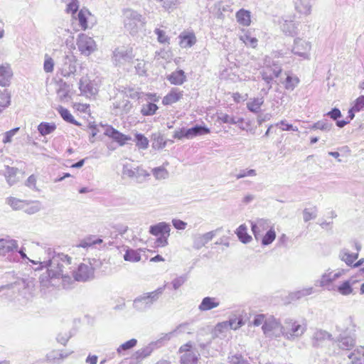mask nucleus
<instances>
[{"mask_svg":"<svg viewBox=\"0 0 364 364\" xmlns=\"http://www.w3.org/2000/svg\"><path fill=\"white\" fill-rule=\"evenodd\" d=\"M45 253L48 259L39 262V266L35 270H40L47 268V274L50 279L61 278L64 283L69 284L71 282L70 273L72 268L75 265L73 262V258L63 253H56L50 247L46 249ZM65 287V284H64Z\"/></svg>","mask_w":364,"mask_h":364,"instance_id":"obj_1","label":"nucleus"},{"mask_svg":"<svg viewBox=\"0 0 364 364\" xmlns=\"http://www.w3.org/2000/svg\"><path fill=\"white\" fill-rule=\"evenodd\" d=\"M123 23L125 29L134 36L145 26L146 21L138 11L126 9L123 11Z\"/></svg>","mask_w":364,"mask_h":364,"instance_id":"obj_2","label":"nucleus"},{"mask_svg":"<svg viewBox=\"0 0 364 364\" xmlns=\"http://www.w3.org/2000/svg\"><path fill=\"white\" fill-rule=\"evenodd\" d=\"M166 284L162 287H159L156 290L150 292L144 293L137 296L133 301V308L139 312H144L151 309L154 303H156L159 297L163 294Z\"/></svg>","mask_w":364,"mask_h":364,"instance_id":"obj_3","label":"nucleus"},{"mask_svg":"<svg viewBox=\"0 0 364 364\" xmlns=\"http://www.w3.org/2000/svg\"><path fill=\"white\" fill-rule=\"evenodd\" d=\"M282 72L281 66L276 63H271L270 59H266L264 65L260 72L262 80L267 83L268 87L267 90L262 89V92L267 95L269 90L272 88V82L274 80L279 77Z\"/></svg>","mask_w":364,"mask_h":364,"instance_id":"obj_4","label":"nucleus"},{"mask_svg":"<svg viewBox=\"0 0 364 364\" xmlns=\"http://www.w3.org/2000/svg\"><path fill=\"white\" fill-rule=\"evenodd\" d=\"M282 336L289 341H294L300 338L306 331V323H299L293 319L287 318L283 325Z\"/></svg>","mask_w":364,"mask_h":364,"instance_id":"obj_5","label":"nucleus"},{"mask_svg":"<svg viewBox=\"0 0 364 364\" xmlns=\"http://www.w3.org/2000/svg\"><path fill=\"white\" fill-rule=\"evenodd\" d=\"M344 273L345 271L343 269L333 271L331 269H328L321 274L319 279L315 281V286L330 291H335V287L337 285L335 284V282Z\"/></svg>","mask_w":364,"mask_h":364,"instance_id":"obj_6","label":"nucleus"},{"mask_svg":"<svg viewBox=\"0 0 364 364\" xmlns=\"http://www.w3.org/2000/svg\"><path fill=\"white\" fill-rule=\"evenodd\" d=\"M178 353L181 354V364H197L200 355L191 341L182 345Z\"/></svg>","mask_w":364,"mask_h":364,"instance_id":"obj_7","label":"nucleus"},{"mask_svg":"<svg viewBox=\"0 0 364 364\" xmlns=\"http://www.w3.org/2000/svg\"><path fill=\"white\" fill-rule=\"evenodd\" d=\"M77 65V58L73 53H69L65 55L60 61L58 62V71L62 76L69 77L75 74Z\"/></svg>","mask_w":364,"mask_h":364,"instance_id":"obj_8","label":"nucleus"},{"mask_svg":"<svg viewBox=\"0 0 364 364\" xmlns=\"http://www.w3.org/2000/svg\"><path fill=\"white\" fill-rule=\"evenodd\" d=\"M262 328L267 337L279 338L282 336L283 325L273 316L266 318Z\"/></svg>","mask_w":364,"mask_h":364,"instance_id":"obj_9","label":"nucleus"},{"mask_svg":"<svg viewBox=\"0 0 364 364\" xmlns=\"http://www.w3.org/2000/svg\"><path fill=\"white\" fill-rule=\"evenodd\" d=\"M70 277L75 281L87 282L94 278V268L91 264L82 263L79 264L77 269L75 267L72 268Z\"/></svg>","mask_w":364,"mask_h":364,"instance_id":"obj_10","label":"nucleus"},{"mask_svg":"<svg viewBox=\"0 0 364 364\" xmlns=\"http://www.w3.org/2000/svg\"><path fill=\"white\" fill-rule=\"evenodd\" d=\"M77 46L80 53L85 56H89L97 49L96 43L92 38L84 33L78 35Z\"/></svg>","mask_w":364,"mask_h":364,"instance_id":"obj_11","label":"nucleus"},{"mask_svg":"<svg viewBox=\"0 0 364 364\" xmlns=\"http://www.w3.org/2000/svg\"><path fill=\"white\" fill-rule=\"evenodd\" d=\"M134 57L132 48L121 47L115 48L113 51L112 59L116 65H119L126 62H129Z\"/></svg>","mask_w":364,"mask_h":364,"instance_id":"obj_12","label":"nucleus"},{"mask_svg":"<svg viewBox=\"0 0 364 364\" xmlns=\"http://www.w3.org/2000/svg\"><path fill=\"white\" fill-rule=\"evenodd\" d=\"M311 43L305 40L296 38L294 40L292 53L303 59H309Z\"/></svg>","mask_w":364,"mask_h":364,"instance_id":"obj_13","label":"nucleus"},{"mask_svg":"<svg viewBox=\"0 0 364 364\" xmlns=\"http://www.w3.org/2000/svg\"><path fill=\"white\" fill-rule=\"evenodd\" d=\"M271 227V222L267 219L259 218L251 222V229L256 240H259L263 232L268 230Z\"/></svg>","mask_w":364,"mask_h":364,"instance_id":"obj_14","label":"nucleus"},{"mask_svg":"<svg viewBox=\"0 0 364 364\" xmlns=\"http://www.w3.org/2000/svg\"><path fill=\"white\" fill-rule=\"evenodd\" d=\"M221 228H218L215 230L208 232L204 234H198L193 237V247L196 250H200L204 247L208 242L218 234Z\"/></svg>","mask_w":364,"mask_h":364,"instance_id":"obj_15","label":"nucleus"},{"mask_svg":"<svg viewBox=\"0 0 364 364\" xmlns=\"http://www.w3.org/2000/svg\"><path fill=\"white\" fill-rule=\"evenodd\" d=\"M79 89L81 95L87 97L95 96L97 93V88L87 77H82L79 82Z\"/></svg>","mask_w":364,"mask_h":364,"instance_id":"obj_16","label":"nucleus"},{"mask_svg":"<svg viewBox=\"0 0 364 364\" xmlns=\"http://www.w3.org/2000/svg\"><path fill=\"white\" fill-rule=\"evenodd\" d=\"M105 134L117 141L120 146L124 145L127 141L132 139L129 136L119 132L111 126L107 127L105 131Z\"/></svg>","mask_w":364,"mask_h":364,"instance_id":"obj_17","label":"nucleus"},{"mask_svg":"<svg viewBox=\"0 0 364 364\" xmlns=\"http://www.w3.org/2000/svg\"><path fill=\"white\" fill-rule=\"evenodd\" d=\"M157 349V343H149L146 346L137 350L133 355V358L138 362H141L144 359L151 355L154 350Z\"/></svg>","mask_w":364,"mask_h":364,"instance_id":"obj_18","label":"nucleus"},{"mask_svg":"<svg viewBox=\"0 0 364 364\" xmlns=\"http://www.w3.org/2000/svg\"><path fill=\"white\" fill-rule=\"evenodd\" d=\"M280 26L285 35L294 36L298 33L299 23L291 18H283Z\"/></svg>","mask_w":364,"mask_h":364,"instance_id":"obj_19","label":"nucleus"},{"mask_svg":"<svg viewBox=\"0 0 364 364\" xmlns=\"http://www.w3.org/2000/svg\"><path fill=\"white\" fill-rule=\"evenodd\" d=\"M13 72L9 64L0 65V86L6 87L10 84Z\"/></svg>","mask_w":364,"mask_h":364,"instance_id":"obj_20","label":"nucleus"},{"mask_svg":"<svg viewBox=\"0 0 364 364\" xmlns=\"http://www.w3.org/2000/svg\"><path fill=\"white\" fill-rule=\"evenodd\" d=\"M55 41L57 42V44L60 45L64 42L66 43H68V37H70L73 39V33L70 31L69 28H64L63 26H58L55 31Z\"/></svg>","mask_w":364,"mask_h":364,"instance_id":"obj_21","label":"nucleus"},{"mask_svg":"<svg viewBox=\"0 0 364 364\" xmlns=\"http://www.w3.org/2000/svg\"><path fill=\"white\" fill-rule=\"evenodd\" d=\"M183 97V91H180L178 88H172L171 90L162 100L164 105H172L179 101Z\"/></svg>","mask_w":364,"mask_h":364,"instance_id":"obj_22","label":"nucleus"},{"mask_svg":"<svg viewBox=\"0 0 364 364\" xmlns=\"http://www.w3.org/2000/svg\"><path fill=\"white\" fill-rule=\"evenodd\" d=\"M220 305V301L215 297L206 296L203 299L201 303L198 306V309L200 311H207L215 308H217Z\"/></svg>","mask_w":364,"mask_h":364,"instance_id":"obj_23","label":"nucleus"},{"mask_svg":"<svg viewBox=\"0 0 364 364\" xmlns=\"http://www.w3.org/2000/svg\"><path fill=\"white\" fill-rule=\"evenodd\" d=\"M0 254L5 255L6 253L17 251L18 245L16 240H6L3 238V241L0 242Z\"/></svg>","mask_w":364,"mask_h":364,"instance_id":"obj_24","label":"nucleus"},{"mask_svg":"<svg viewBox=\"0 0 364 364\" xmlns=\"http://www.w3.org/2000/svg\"><path fill=\"white\" fill-rule=\"evenodd\" d=\"M170 225L164 222H161L157 223L156 225H151L149 228L150 234L159 236L164 234L170 235Z\"/></svg>","mask_w":364,"mask_h":364,"instance_id":"obj_25","label":"nucleus"},{"mask_svg":"<svg viewBox=\"0 0 364 364\" xmlns=\"http://www.w3.org/2000/svg\"><path fill=\"white\" fill-rule=\"evenodd\" d=\"M210 132V130L207 127L197 124L191 128L188 129L186 134L188 136V139H193L198 136L208 134Z\"/></svg>","mask_w":364,"mask_h":364,"instance_id":"obj_26","label":"nucleus"},{"mask_svg":"<svg viewBox=\"0 0 364 364\" xmlns=\"http://www.w3.org/2000/svg\"><path fill=\"white\" fill-rule=\"evenodd\" d=\"M167 80L172 85H181L186 80V76L183 70H178L168 75Z\"/></svg>","mask_w":364,"mask_h":364,"instance_id":"obj_27","label":"nucleus"},{"mask_svg":"<svg viewBox=\"0 0 364 364\" xmlns=\"http://www.w3.org/2000/svg\"><path fill=\"white\" fill-rule=\"evenodd\" d=\"M239 38L247 46L255 48L257 46V39L252 36L249 31L242 30Z\"/></svg>","mask_w":364,"mask_h":364,"instance_id":"obj_28","label":"nucleus"},{"mask_svg":"<svg viewBox=\"0 0 364 364\" xmlns=\"http://www.w3.org/2000/svg\"><path fill=\"white\" fill-rule=\"evenodd\" d=\"M6 203L9 205L14 210H18L24 209L26 205H28V201L11 196L6 199Z\"/></svg>","mask_w":364,"mask_h":364,"instance_id":"obj_29","label":"nucleus"},{"mask_svg":"<svg viewBox=\"0 0 364 364\" xmlns=\"http://www.w3.org/2000/svg\"><path fill=\"white\" fill-rule=\"evenodd\" d=\"M348 358L350 360V364H364V347L354 350Z\"/></svg>","mask_w":364,"mask_h":364,"instance_id":"obj_30","label":"nucleus"},{"mask_svg":"<svg viewBox=\"0 0 364 364\" xmlns=\"http://www.w3.org/2000/svg\"><path fill=\"white\" fill-rule=\"evenodd\" d=\"M102 242V240L97 237L95 235H90L84 239H82L76 247H82L85 249H87L93 247L95 245L101 244Z\"/></svg>","mask_w":364,"mask_h":364,"instance_id":"obj_31","label":"nucleus"},{"mask_svg":"<svg viewBox=\"0 0 364 364\" xmlns=\"http://www.w3.org/2000/svg\"><path fill=\"white\" fill-rule=\"evenodd\" d=\"M263 103L264 98L262 97L250 98L247 102V107L251 112L258 113L261 110Z\"/></svg>","mask_w":364,"mask_h":364,"instance_id":"obj_32","label":"nucleus"},{"mask_svg":"<svg viewBox=\"0 0 364 364\" xmlns=\"http://www.w3.org/2000/svg\"><path fill=\"white\" fill-rule=\"evenodd\" d=\"M296 11L304 15H309L311 11V0H297L295 2Z\"/></svg>","mask_w":364,"mask_h":364,"instance_id":"obj_33","label":"nucleus"},{"mask_svg":"<svg viewBox=\"0 0 364 364\" xmlns=\"http://www.w3.org/2000/svg\"><path fill=\"white\" fill-rule=\"evenodd\" d=\"M236 18L237 22L244 26H248L251 23V15L250 12L245 9H240L236 13Z\"/></svg>","mask_w":364,"mask_h":364,"instance_id":"obj_34","label":"nucleus"},{"mask_svg":"<svg viewBox=\"0 0 364 364\" xmlns=\"http://www.w3.org/2000/svg\"><path fill=\"white\" fill-rule=\"evenodd\" d=\"M218 120L222 123L238 125L242 124L244 122V119L242 117L231 116L223 113L218 116Z\"/></svg>","mask_w":364,"mask_h":364,"instance_id":"obj_35","label":"nucleus"},{"mask_svg":"<svg viewBox=\"0 0 364 364\" xmlns=\"http://www.w3.org/2000/svg\"><path fill=\"white\" fill-rule=\"evenodd\" d=\"M331 335L323 330H317L313 335L314 344L319 346L321 343L326 340H331Z\"/></svg>","mask_w":364,"mask_h":364,"instance_id":"obj_36","label":"nucleus"},{"mask_svg":"<svg viewBox=\"0 0 364 364\" xmlns=\"http://www.w3.org/2000/svg\"><path fill=\"white\" fill-rule=\"evenodd\" d=\"M180 46L181 48H190L193 46L196 42V36L193 33H188L184 35H180Z\"/></svg>","mask_w":364,"mask_h":364,"instance_id":"obj_37","label":"nucleus"},{"mask_svg":"<svg viewBox=\"0 0 364 364\" xmlns=\"http://www.w3.org/2000/svg\"><path fill=\"white\" fill-rule=\"evenodd\" d=\"M352 284L353 282L350 280H346L340 285H336L335 287V291H338L343 296L350 295L353 292Z\"/></svg>","mask_w":364,"mask_h":364,"instance_id":"obj_38","label":"nucleus"},{"mask_svg":"<svg viewBox=\"0 0 364 364\" xmlns=\"http://www.w3.org/2000/svg\"><path fill=\"white\" fill-rule=\"evenodd\" d=\"M236 235L242 243L247 244L252 240V237L247 233V228L245 225H241L237 228Z\"/></svg>","mask_w":364,"mask_h":364,"instance_id":"obj_39","label":"nucleus"},{"mask_svg":"<svg viewBox=\"0 0 364 364\" xmlns=\"http://www.w3.org/2000/svg\"><path fill=\"white\" fill-rule=\"evenodd\" d=\"M56 129L54 123L41 122L38 126V131L42 136H46L53 132Z\"/></svg>","mask_w":364,"mask_h":364,"instance_id":"obj_40","label":"nucleus"},{"mask_svg":"<svg viewBox=\"0 0 364 364\" xmlns=\"http://www.w3.org/2000/svg\"><path fill=\"white\" fill-rule=\"evenodd\" d=\"M159 107L156 104L148 102L147 103L142 105L141 113L143 116H151L156 113Z\"/></svg>","mask_w":364,"mask_h":364,"instance_id":"obj_41","label":"nucleus"},{"mask_svg":"<svg viewBox=\"0 0 364 364\" xmlns=\"http://www.w3.org/2000/svg\"><path fill=\"white\" fill-rule=\"evenodd\" d=\"M124 259L125 261L132 262H137L141 260V255L139 250L128 249L124 255Z\"/></svg>","mask_w":364,"mask_h":364,"instance_id":"obj_42","label":"nucleus"},{"mask_svg":"<svg viewBox=\"0 0 364 364\" xmlns=\"http://www.w3.org/2000/svg\"><path fill=\"white\" fill-rule=\"evenodd\" d=\"M358 254H350L348 250H343L339 254L340 259L345 262L346 264L351 265L358 258Z\"/></svg>","mask_w":364,"mask_h":364,"instance_id":"obj_43","label":"nucleus"},{"mask_svg":"<svg viewBox=\"0 0 364 364\" xmlns=\"http://www.w3.org/2000/svg\"><path fill=\"white\" fill-rule=\"evenodd\" d=\"M355 345L354 339L350 336L341 337L338 340V346L342 350H349Z\"/></svg>","mask_w":364,"mask_h":364,"instance_id":"obj_44","label":"nucleus"},{"mask_svg":"<svg viewBox=\"0 0 364 364\" xmlns=\"http://www.w3.org/2000/svg\"><path fill=\"white\" fill-rule=\"evenodd\" d=\"M276 238V232L274 230V227H271L265 233V235H262L260 240L262 245H269L271 244Z\"/></svg>","mask_w":364,"mask_h":364,"instance_id":"obj_45","label":"nucleus"},{"mask_svg":"<svg viewBox=\"0 0 364 364\" xmlns=\"http://www.w3.org/2000/svg\"><path fill=\"white\" fill-rule=\"evenodd\" d=\"M314 292V289L312 287H306L301 290H298L290 294V298L291 299H299L304 296H306L312 294Z\"/></svg>","mask_w":364,"mask_h":364,"instance_id":"obj_46","label":"nucleus"},{"mask_svg":"<svg viewBox=\"0 0 364 364\" xmlns=\"http://www.w3.org/2000/svg\"><path fill=\"white\" fill-rule=\"evenodd\" d=\"M18 171V170L17 168L9 167V166L6 168V171L5 173V177L6 178L7 183L10 186H12L16 183V181H17L16 174H17Z\"/></svg>","mask_w":364,"mask_h":364,"instance_id":"obj_47","label":"nucleus"},{"mask_svg":"<svg viewBox=\"0 0 364 364\" xmlns=\"http://www.w3.org/2000/svg\"><path fill=\"white\" fill-rule=\"evenodd\" d=\"M58 111L60 117L66 122L73 124L75 125H80V124L74 119L70 111L63 107H60Z\"/></svg>","mask_w":364,"mask_h":364,"instance_id":"obj_48","label":"nucleus"},{"mask_svg":"<svg viewBox=\"0 0 364 364\" xmlns=\"http://www.w3.org/2000/svg\"><path fill=\"white\" fill-rule=\"evenodd\" d=\"M333 127V124L329 122L327 119L318 121L311 126L313 129H320L324 132L330 131Z\"/></svg>","mask_w":364,"mask_h":364,"instance_id":"obj_49","label":"nucleus"},{"mask_svg":"<svg viewBox=\"0 0 364 364\" xmlns=\"http://www.w3.org/2000/svg\"><path fill=\"white\" fill-rule=\"evenodd\" d=\"M11 103V95L7 90H0V108L3 110Z\"/></svg>","mask_w":364,"mask_h":364,"instance_id":"obj_50","label":"nucleus"},{"mask_svg":"<svg viewBox=\"0 0 364 364\" xmlns=\"http://www.w3.org/2000/svg\"><path fill=\"white\" fill-rule=\"evenodd\" d=\"M299 79L296 75H287L285 82L284 87L287 90H293L299 84Z\"/></svg>","mask_w":364,"mask_h":364,"instance_id":"obj_51","label":"nucleus"},{"mask_svg":"<svg viewBox=\"0 0 364 364\" xmlns=\"http://www.w3.org/2000/svg\"><path fill=\"white\" fill-rule=\"evenodd\" d=\"M68 354L63 355L59 350H53L47 354L46 358L50 363H57L60 360L68 357Z\"/></svg>","mask_w":364,"mask_h":364,"instance_id":"obj_52","label":"nucleus"},{"mask_svg":"<svg viewBox=\"0 0 364 364\" xmlns=\"http://www.w3.org/2000/svg\"><path fill=\"white\" fill-rule=\"evenodd\" d=\"M70 92V87L66 82L60 84L59 88L57 90L58 97L61 100H65L68 97Z\"/></svg>","mask_w":364,"mask_h":364,"instance_id":"obj_53","label":"nucleus"},{"mask_svg":"<svg viewBox=\"0 0 364 364\" xmlns=\"http://www.w3.org/2000/svg\"><path fill=\"white\" fill-rule=\"evenodd\" d=\"M152 173L157 180L165 179L168 176V172L167 170L161 166L153 168Z\"/></svg>","mask_w":364,"mask_h":364,"instance_id":"obj_54","label":"nucleus"},{"mask_svg":"<svg viewBox=\"0 0 364 364\" xmlns=\"http://www.w3.org/2000/svg\"><path fill=\"white\" fill-rule=\"evenodd\" d=\"M317 216V209L316 207L311 208H305L303 211L304 220L308 222L311 220H314Z\"/></svg>","mask_w":364,"mask_h":364,"instance_id":"obj_55","label":"nucleus"},{"mask_svg":"<svg viewBox=\"0 0 364 364\" xmlns=\"http://www.w3.org/2000/svg\"><path fill=\"white\" fill-rule=\"evenodd\" d=\"M175 336L176 334L174 330H173L169 333L161 334L157 341H152V343H157V348H159L164 344V342L169 341L172 337Z\"/></svg>","mask_w":364,"mask_h":364,"instance_id":"obj_56","label":"nucleus"},{"mask_svg":"<svg viewBox=\"0 0 364 364\" xmlns=\"http://www.w3.org/2000/svg\"><path fill=\"white\" fill-rule=\"evenodd\" d=\"M257 176V171L255 169H241L235 175V177L237 180H239L240 178H243L247 176Z\"/></svg>","mask_w":364,"mask_h":364,"instance_id":"obj_57","label":"nucleus"},{"mask_svg":"<svg viewBox=\"0 0 364 364\" xmlns=\"http://www.w3.org/2000/svg\"><path fill=\"white\" fill-rule=\"evenodd\" d=\"M54 65L55 63L53 59L46 54L45 55V60L43 63L44 71L48 73H52L53 71Z\"/></svg>","mask_w":364,"mask_h":364,"instance_id":"obj_58","label":"nucleus"},{"mask_svg":"<svg viewBox=\"0 0 364 364\" xmlns=\"http://www.w3.org/2000/svg\"><path fill=\"white\" fill-rule=\"evenodd\" d=\"M187 275L183 274L181 275L179 277H177L176 278L173 279L171 282V284L173 287V289L174 290L178 289L181 287H182L185 282L187 281Z\"/></svg>","mask_w":364,"mask_h":364,"instance_id":"obj_59","label":"nucleus"},{"mask_svg":"<svg viewBox=\"0 0 364 364\" xmlns=\"http://www.w3.org/2000/svg\"><path fill=\"white\" fill-rule=\"evenodd\" d=\"M40 209L41 205L39 202L35 201L32 203L28 202V205H26V208L23 210L28 214H34L38 212Z\"/></svg>","mask_w":364,"mask_h":364,"instance_id":"obj_60","label":"nucleus"},{"mask_svg":"<svg viewBox=\"0 0 364 364\" xmlns=\"http://www.w3.org/2000/svg\"><path fill=\"white\" fill-rule=\"evenodd\" d=\"M174 332L176 336L181 333H186L191 334L193 332V328H191L190 324L188 323H183L178 325L174 329Z\"/></svg>","mask_w":364,"mask_h":364,"instance_id":"obj_61","label":"nucleus"},{"mask_svg":"<svg viewBox=\"0 0 364 364\" xmlns=\"http://www.w3.org/2000/svg\"><path fill=\"white\" fill-rule=\"evenodd\" d=\"M136 146L142 149H146L149 146V141L143 134H136Z\"/></svg>","mask_w":364,"mask_h":364,"instance_id":"obj_62","label":"nucleus"},{"mask_svg":"<svg viewBox=\"0 0 364 364\" xmlns=\"http://www.w3.org/2000/svg\"><path fill=\"white\" fill-rule=\"evenodd\" d=\"M37 177L32 174L31 175L25 182L26 186L35 191H40V189L36 186Z\"/></svg>","mask_w":364,"mask_h":364,"instance_id":"obj_63","label":"nucleus"},{"mask_svg":"<svg viewBox=\"0 0 364 364\" xmlns=\"http://www.w3.org/2000/svg\"><path fill=\"white\" fill-rule=\"evenodd\" d=\"M228 358L230 364H250L248 361L240 355H232Z\"/></svg>","mask_w":364,"mask_h":364,"instance_id":"obj_64","label":"nucleus"}]
</instances>
